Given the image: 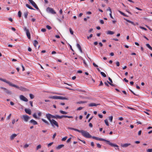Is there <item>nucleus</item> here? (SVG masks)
Instances as JSON below:
<instances>
[{
  "instance_id": "1",
  "label": "nucleus",
  "mask_w": 152,
  "mask_h": 152,
  "mask_svg": "<svg viewBox=\"0 0 152 152\" xmlns=\"http://www.w3.org/2000/svg\"><path fill=\"white\" fill-rule=\"evenodd\" d=\"M92 138L93 139H95L96 140L102 141H104L106 142H107V143L108 144H109L110 145V146H113V147H117L118 148V150L119 149V148H118V146L117 145L115 144H113V143H112L110 142V141H109V140H105V139H104L101 138H99V137H94V136L93 137H92Z\"/></svg>"
},
{
  "instance_id": "2",
  "label": "nucleus",
  "mask_w": 152,
  "mask_h": 152,
  "mask_svg": "<svg viewBox=\"0 0 152 152\" xmlns=\"http://www.w3.org/2000/svg\"><path fill=\"white\" fill-rule=\"evenodd\" d=\"M78 132L81 133L82 135L86 138H90L91 137V136L90 134L89 133L86 131L79 130Z\"/></svg>"
},
{
  "instance_id": "3",
  "label": "nucleus",
  "mask_w": 152,
  "mask_h": 152,
  "mask_svg": "<svg viewBox=\"0 0 152 152\" xmlns=\"http://www.w3.org/2000/svg\"><path fill=\"white\" fill-rule=\"evenodd\" d=\"M0 80L8 84L10 86L16 88H18V86L16 85L12 84L10 82L7 80L5 79L0 78Z\"/></svg>"
},
{
  "instance_id": "4",
  "label": "nucleus",
  "mask_w": 152,
  "mask_h": 152,
  "mask_svg": "<svg viewBox=\"0 0 152 152\" xmlns=\"http://www.w3.org/2000/svg\"><path fill=\"white\" fill-rule=\"evenodd\" d=\"M49 98L53 99H67L66 97L57 96H50L49 97Z\"/></svg>"
},
{
  "instance_id": "5",
  "label": "nucleus",
  "mask_w": 152,
  "mask_h": 152,
  "mask_svg": "<svg viewBox=\"0 0 152 152\" xmlns=\"http://www.w3.org/2000/svg\"><path fill=\"white\" fill-rule=\"evenodd\" d=\"M23 28L24 31L26 32V36L29 39H31V35L29 29L27 28L26 27H24Z\"/></svg>"
},
{
  "instance_id": "6",
  "label": "nucleus",
  "mask_w": 152,
  "mask_h": 152,
  "mask_svg": "<svg viewBox=\"0 0 152 152\" xmlns=\"http://www.w3.org/2000/svg\"><path fill=\"white\" fill-rule=\"evenodd\" d=\"M50 124L53 126H56L57 128L59 126L57 122L54 119H52L50 121Z\"/></svg>"
},
{
  "instance_id": "7",
  "label": "nucleus",
  "mask_w": 152,
  "mask_h": 152,
  "mask_svg": "<svg viewBox=\"0 0 152 152\" xmlns=\"http://www.w3.org/2000/svg\"><path fill=\"white\" fill-rule=\"evenodd\" d=\"M57 119H61L63 118H73V116H68L66 115H62L61 116H59L57 115Z\"/></svg>"
},
{
  "instance_id": "8",
  "label": "nucleus",
  "mask_w": 152,
  "mask_h": 152,
  "mask_svg": "<svg viewBox=\"0 0 152 152\" xmlns=\"http://www.w3.org/2000/svg\"><path fill=\"white\" fill-rule=\"evenodd\" d=\"M47 11L49 12L52 14H55L56 13V12L52 8L48 7L47 9Z\"/></svg>"
},
{
  "instance_id": "9",
  "label": "nucleus",
  "mask_w": 152,
  "mask_h": 152,
  "mask_svg": "<svg viewBox=\"0 0 152 152\" xmlns=\"http://www.w3.org/2000/svg\"><path fill=\"white\" fill-rule=\"evenodd\" d=\"M46 116L50 121H51V118H52V115L50 113H48L46 114Z\"/></svg>"
},
{
  "instance_id": "10",
  "label": "nucleus",
  "mask_w": 152,
  "mask_h": 152,
  "mask_svg": "<svg viewBox=\"0 0 152 152\" xmlns=\"http://www.w3.org/2000/svg\"><path fill=\"white\" fill-rule=\"evenodd\" d=\"M20 98L21 100L25 102H27L28 101V99L23 95H20Z\"/></svg>"
},
{
  "instance_id": "11",
  "label": "nucleus",
  "mask_w": 152,
  "mask_h": 152,
  "mask_svg": "<svg viewBox=\"0 0 152 152\" xmlns=\"http://www.w3.org/2000/svg\"><path fill=\"white\" fill-rule=\"evenodd\" d=\"M23 118L24 121L26 122L28 121L29 119V116L26 115H23Z\"/></svg>"
},
{
  "instance_id": "12",
  "label": "nucleus",
  "mask_w": 152,
  "mask_h": 152,
  "mask_svg": "<svg viewBox=\"0 0 152 152\" xmlns=\"http://www.w3.org/2000/svg\"><path fill=\"white\" fill-rule=\"evenodd\" d=\"M99 104H96L95 103H92L89 104L88 106L89 107L96 106Z\"/></svg>"
},
{
  "instance_id": "13",
  "label": "nucleus",
  "mask_w": 152,
  "mask_h": 152,
  "mask_svg": "<svg viewBox=\"0 0 152 152\" xmlns=\"http://www.w3.org/2000/svg\"><path fill=\"white\" fill-rule=\"evenodd\" d=\"M25 111L26 113L27 114H28L29 115H31V111L30 109H25Z\"/></svg>"
},
{
  "instance_id": "14",
  "label": "nucleus",
  "mask_w": 152,
  "mask_h": 152,
  "mask_svg": "<svg viewBox=\"0 0 152 152\" xmlns=\"http://www.w3.org/2000/svg\"><path fill=\"white\" fill-rule=\"evenodd\" d=\"M30 122L32 123L34 125H37L38 124L37 122L36 121L33 119L30 120Z\"/></svg>"
},
{
  "instance_id": "15",
  "label": "nucleus",
  "mask_w": 152,
  "mask_h": 152,
  "mask_svg": "<svg viewBox=\"0 0 152 152\" xmlns=\"http://www.w3.org/2000/svg\"><path fill=\"white\" fill-rule=\"evenodd\" d=\"M17 135L15 134H12L10 137V138L11 140H13L16 136Z\"/></svg>"
},
{
  "instance_id": "16",
  "label": "nucleus",
  "mask_w": 152,
  "mask_h": 152,
  "mask_svg": "<svg viewBox=\"0 0 152 152\" xmlns=\"http://www.w3.org/2000/svg\"><path fill=\"white\" fill-rule=\"evenodd\" d=\"M108 79L109 80H110V83L108 81H107V82L110 85H111V86H114V85L112 84V83H113V81H112V80L110 78V77H109L108 78Z\"/></svg>"
},
{
  "instance_id": "17",
  "label": "nucleus",
  "mask_w": 152,
  "mask_h": 152,
  "mask_svg": "<svg viewBox=\"0 0 152 152\" xmlns=\"http://www.w3.org/2000/svg\"><path fill=\"white\" fill-rule=\"evenodd\" d=\"M130 144L129 143H125L124 144L122 145L121 146L123 147H126L130 145Z\"/></svg>"
},
{
  "instance_id": "18",
  "label": "nucleus",
  "mask_w": 152,
  "mask_h": 152,
  "mask_svg": "<svg viewBox=\"0 0 152 152\" xmlns=\"http://www.w3.org/2000/svg\"><path fill=\"white\" fill-rule=\"evenodd\" d=\"M77 47L79 49V50L80 52L81 53H82L83 51L81 49V46H80V45L79 44H77Z\"/></svg>"
},
{
  "instance_id": "19",
  "label": "nucleus",
  "mask_w": 152,
  "mask_h": 152,
  "mask_svg": "<svg viewBox=\"0 0 152 152\" xmlns=\"http://www.w3.org/2000/svg\"><path fill=\"white\" fill-rule=\"evenodd\" d=\"M107 34H108L112 35L114 34V32L110 31H108L107 32Z\"/></svg>"
},
{
  "instance_id": "20",
  "label": "nucleus",
  "mask_w": 152,
  "mask_h": 152,
  "mask_svg": "<svg viewBox=\"0 0 152 152\" xmlns=\"http://www.w3.org/2000/svg\"><path fill=\"white\" fill-rule=\"evenodd\" d=\"M4 91L8 94L11 95L12 94L11 91L7 89Z\"/></svg>"
},
{
  "instance_id": "21",
  "label": "nucleus",
  "mask_w": 152,
  "mask_h": 152,
  "mask_svg": "<svg viewBox=\"0 0 152 152\" xmlns=\"http://www.w3.org/2000/svg\"><path fill=\"white\" fill-rule=\"evenodd\" d=\"M68 129H71V130H74L78 132V131H79V130H78L77 129L74 128H72V127H69V128H68Z\"/></svg>"
},
{
  "instance_id": "22",
  "label": "nucleus",
  "mask_w": 152,
  "mask_h": 152,
  "mask_svg": "<svg viewBox=\"0 0 152 152\" xmlns=\"http://www.w3.org/2000/svg\"><path fill=\"white\" fill-rule=\"evenodd\" d=\"M125 20L128 22L130 23H131V24H132L133 25H134V26H135V24L132 21H130L129 20H128L127 19H126Z\"/></svg>"
},
{
  "instance_id": "23",
  "label": "nucleus",
  "mask_w": 152,
  "mask_h": 152,
  "mask_svg": "<svg viewBox=\"0 0 152 152\" xmlns=\"http://www.w3.org/2000/svg\"><path fill=\"white\" fill-rule=\"evenodd\" d=\"M64 146V145H58L57 147L56 148L58 149H59L62 148Z\"/></svg>"
},
{
  "instance_id": "24",
  "label": "nucleus",
  "mask_w": 152,
  "mask_h": 152,
  "mask_svg": "<svg viewBox=\"0 0 152 152\" xmlns=\"http://www.w3.org/2000/svg\"><path fill=\"white\" fill-rule=\"evenodd\" d=\"M26 6L31 10H34L31 6L29 5L28 4H26Z\"/></svg>"
},
{
  "instance_id": "25",
  "label": "nucleus",
  "mask_w": 152,
  "mask_h": 152,
  "mask_svg": "<svg viewBox=\"0 0 152 152\" xmlns=\"http://www.w3.org/2000/svg\"><path fill=\"white\" fill-rule=\"evenodd\" d=\"M18 88L20 90L22 91H26V89L23 87H21L20 88H19L18 87Z\"/></svg>"
},
{
  "instance_id": "26",
  "label": "nucleus",
  "mask_w": 152,
  "mask_h": 152,
  "mask_svg": "<svg viewBox=\"0 0 152 152\" xmlns=\"http://www.w3.org/2000/svg\"><path fill=\"white\" fill-rule=\"evenodd\" d=\"M38 44V42H37V41L36 40H35L34 41V43H33V44H34V46L36 47L37 46V44Z\"/></svg>"
},
{
  "instance_id": "27",
  "label": "nucleus",
  "mask_w": 152,
  "mask_h": 152,
  "mask_svg": "<svg viewBox=\"0 0 152 152\" xmlns=\"http://www.w3.org/2000/svg\"><path fill=\"white\" fill-rule=\"evenodd\" d=\"M41 120L43 121L44 123H45L46 124H47V125H49V122L47 121L46 120H45V119H44L43 118H42L41 119Z\"/></svg>"
},
{
  "instance_id": "28",
  "label": "nucleus",
  "mask_w": 152,
  "mask_h": 152,
  "mask_svg": "<svg viewBox=\"0 0 152 152\" xmlns=\"http://www.w3.org/2000/svg\"><path fill=\"white\" fill-rule=\"evenodd\" d=\"M59 112L63 114H66L67 113V112L61 110H60Z\"/></svg>"
},
{
  "instance_id": "29",
  "label": "nucleus",
  "mask_w": 152,
  "mask_h": 152,
  "mask_svg": "<svg viewBox=\"0 0 152 152\" xmlns=\"http://www.w3.org/2000/svg\"><path fill=\"white\" fill-rule=\"evenodd\" d=\"M28 0L33 6L34 5H35V4H36L32 0Z\"/></svg>"
},
{
  "instance_id": "30",
  "label": "nucleus",
  "mask_w": 152,
  "mask_h": 152,
  "mask_svg": "<svg viewBox=\"0 0 152 152\" xmlns=\"http://www.w3.org/2000/svg\"><path fill=\"white\" fill-rule=\"evenodd\" d=\"M87 102V101H80L77 102L79 104L86 103Z\"/></svg>"
},
{
  "instance_id": "31",
  "label": "nucleus",
  "mask_w": 152,
  "mask_h": 152,
  "mask_svg": "<svg viewBox=\"0 0 152 152\" xmlns=\"http://www.w3.org/2000/svg\"><path fill=\"white\" fill-rule=\"evenodd\" d=\"M100 74L104 77H106V75L104 72H101Z\"/></svg>"
},
{
  "instance_id": "32",
  "label": "nucleus",
  "mask_w": 152,
  "mask_h": 152,
  "mask_svg": "<svg viewBox=\"0 0 152 152\" xmlns=\"http://www.w3.org/2000/svg\"><path fill=\"white\" fill-rule=\"evenodd\" d=\"M104 122L105 123V124L107 126H109V124L108 121V120L107 119H106L104 120Z\"/></svg>"
},
{
  "instance_id": "33",
  "label": "nucleus",
  "mask_w": 152,
  "mask_h": 152,
  "mask_svg": "<svg viewBox=\"0 0 152 152\" xmlns=\"http://www.w3.org/2000/svg\"><path fill=\"white\" fill-rule=\"evenodd\" d=\"M146 46L151 50H152V48L148 44H146Z\"/></svg>"
},
{
  "instance_id": "34",
  "label": "nucleus",
  "mask_w": 152,
  "mask_h": 152,
  "mask_svg": "<svg viewBox=\"0 0 152 152\" xmlns=\"http://www.w3.org/2000/svg\"><path fill=\"white\" fill-rule=\"evenodd\" d=\"M113 119V116H110L109 117V119L111 122H112Z\"/></svg>"
},
{
  "instance_id": "35",
  "label": "nucleus",
  "mask_w": 152,
  "mask_h": 152,
  "mask_svg": "<svg viewBox=\"0 0 152 152\" xmlns=\"http://www.w3.org/2000/svg\"><path fill=\"white\" fill-rule=\"evenodd\" d=\"M41 147V145H39L37 146L36 148V150H37L39 149H40Z\"/></svg>"
},
{
  "instance_id": "36",
  "label": "nucleus",
  "mask_w": 152,
  "mask_h": 152,
  "mask_svg": "<svg viewBox=\"0 0 152 152\" xmlns=\"http://www.w3.org/2000/svg\"><path fill=\"white\" fill-rule=\"evenodd\" d=\"M24 16L25 18H27L28 15V13L27 12H25L24 13Z\"/></svg>"
},
{
  "instance_id": "37",
  "label": "nucleus",
  "mask_w": 152,
  "mask_h": 152,
  "mask_svg": "<svg viewBox=\"0 0 152 152\" xmlns=\"http://www.w3.org/2000/svg\"><path fill=\"white\" fill-rule=\"evenodd\" d=\"M33 116L35 118H36V119H37V118H38L37 117V115H36V113H34L33 115Z\"/></svg>"
},
{
  "instance_id": "38",
  "label": "nucleus",
  "mask_w": 152,
  "mask_h": 152,
  "mask_svg": "<svg viewBox=\"0 0 152 152\" xmlns=\"http://www.w3.org/2000/svg\"><path fill=\"white\" fill-rule=\"evenodd\" d=\"M119 12L121 14L123 15V16H127L125 14H124V13L122 12L121 11H119Z\"/></svg>"
},
{
  "instance_id": "39",
  "label": "nucleus",
  "mask_w": 152,
  "mask_h": 152,
  "mask_svg": "<svg viewBox=\"0 0 152 152\" xmlns=\"http://www.w3.org/2000/svg\"><path fill=\"white\" fill-rule=\"evenodd\" d=\"M69 30L70 32V33L71 34H73L74 32H73V31L72 30V28H69Z\"/></svg>"
},
{
  "instance_id": "40",
  "label": "nucleus",
  "mask_w": 152,
  "mask_h": 152,
  "mask_svg": "<svg viewBox=\"0 0 152 152\" xmlns=\"http://www.w3.org/2000/svg\"><path fill=\"white\" fill-rule=\"evenodd\" d=\"M29 96H30V98L31 99H33L34 97V95L32 94H30Z\"/></svg>"
},
{
  "instance_id": "41",
  "label": "nucleus",
  "mask_w": 152,
  "mask_h": 152,
  "mask_svg": "<svg viewBox=\"0 0 152 152\" xmlns=\"http://www.w3.org/2000/svg\"><path fill=\"white\" fill-rule=\"evenodd\" d=\"M67 136H66L62 138L61 139V140L62 141H64L67 139Z\"/></svg>"
},
{
  "instance_id": "42",
  "label": "nucleus",
  "mask_w": 152,
  "mask_h": 152,
  "mask_svg": "<svg viewBox=\"0 0 152 152\" xmlns=\"http://www.w3.org/2000/svg\"><path fill=\"white\" fill-rule=\"evenodd\" d=\"M18 15L19 17H20L21 16V12L20 11H19L18 12Z\"/></svg>"
},
{
  "instance_id": "43",
  "label": "nucleus",
  "mask_w": 152,
  "mask_h": 152,
  "mask_svg": "<svg viewBox=\"0 0 152 152\" xmlns=\"http://www.w3.org/2000/svg\"><path fill=\"white\" fill-rule=\"evenodd\" d=\"M33 6H34L36 9H39V8L38 7H37V6L36 4H35V5H33Z\"/></svg>"
},
{
  "instance_id": "44",
  "label": "nucleus",
  "mask_w": 152,
  "mask_h": 152,
  "mask_svg": "<svg viewBox=\"0 0 152 152\" xmlns=\"http://www.w3.org/2000/svg\"><path fill=\"white\" fill-rule=\"evenodd\" d=\"M57 115H52V118L57 119Z\"/></svg>"
},
{
  "instance_id": "45",
  "label": "nucleus",
  "mask_w": 152,
  "mask_h": 152,
  "mask_svg": "<svg viewBox=\"0 0 152 152\" xmlns=\"http://www.w3.org/2000/svg\"><path fill=\"white\" fill-rule=\"evenodd\" d=\"M11 114H10L8 116V117L7 118V119L8 120H9L10 119V117L11 116Z\"/></svg>"
},
{
  "instance_id": "46",
  "label": "nucleus",
  "mask_w": 152,
  "mask_h": 152,
  "mask_svg": "<svg viewBox=\"0 0 152 152\" xmlns=\"http://www.w3.org/2000/svg\"><path fill=\"white\" fill-rule=\"evenodd\" d=\"M83 109V107H80L77 109V110H82Z\"/></svg>"
},
{
  "instance_id": "47",
  "label": "nucleus",
  "mask_w": 152,
  "mask_h": 152,
  "mask_svg": "<svg viewBox=\"0 0 152 152\" xmlns=\"http://www.w3.org/2000/svg\"><path fill=\"white\" fill-rule=\"evenodd\" d=\"M46 28L49 30H50L51 28V27L49 25H47L46 26Z\"/></svg>"
},
{
  "instance_id": "48",
  "label": "nucleus",
  "mask_w": 152,
  "mask_h": 152,
  "mask_svg": "<svg viewBox=\"0 0 152 152\" xmlns=\"http://www.w3.org/2000/svg\"><path fill=\"white\" fill-rule=\"evenodd\" d=\"M29 146V145L27 144H26L24 146V148H27V147H28Z\"/></svg>"
},
{
  "instance_id": "49",
  "label": "nucleus",
  "mask_w": 152,
  "mask_h": 152,
  "mask_svg": "<svg viewBox=\"0 0 152 152\" xmlns=\"http://www.w3.org/2000/svg\"><path fill=\"white\" fill-rule=\"evenodd\" d=\"M97 147L99 148H100L101 147V145L99 143H97Z\"/></svg>"
},
{
  "instance_id": "50",
  "label": "nucleus",
  "mask_w": 152,
  "mask_h": 152,
  "mask_svg": "<svg viewBox=\"0 0 152 152\" xmlns=\"http://www.w3.org/2000/svg\"><path fill=\"white\" fill-rule=\"evenodd\" d=\"M140 28L142 29H143L145 31H146L147 30V29L144 27L140 26Z\"/></svg>"
},
{
  "instance_id": "51",
  "label": "nucleus",
  "mask_w": 152,
  "mask_h": 152,
  "mask_svg": "<svg viewBox=\"0 0 152 152\" xmlns=\"http://www.w3.org/2000/svg\"><path fill=\"white\" fill-rule=\"evenodd\" d=\"M53 143V142H50L49 143L48 145V146L49 147H50V146H51Z\"/></svg>"
},
{
  "instance_id": "52",
  "label": "nucleus",
  "mask_w": 152,
  "mask_h": 152,
  "mask_svg": "<svg viewBox=\"0 0 152 152\" xmlns=\"http://www.w3.org/2000/svg\"><path fill=\"white\" fill-rule=\"evenodd\" d=\"M152 152V149H149L147 150V152Z\"/></svg>"
},
{
  "instance_id": "53",
  "label": "nucleus",
  "mask_w": 152,
  "mask_h": 152,
  "mask_svg": "<svg viewBox=\"0 0 152 152\" xmlns=\"http://www.w3.org/2000/svg\"><path fill=\"white\" fill-rule=\"evenodd\" d=\"M71 138H69L67 140V141H66V142L67 143H68L71 140Z\"/></svg>"
},
{
  "instance_id": "54",
  "label": "nucleus",
  "mask_w": 152,
  "mask_h": 152,
  "mask_svg": "<svg viewBox=\"0 0 152 152\" xmlns=\"http://www.w3.org/2000/svg\"><path fill=\"white\" fill-rule=\"evenodd\" d=\"M56 133H55L53 134V139H54L55 138V137L56 136Z\"/></svg>"
},
{
  "instance_id": "55",
  "label": "nucleus",
  "mask_w": 152,
  "mask_h": 152,
  "mask_svg": "<svg viewBox=\"0 0 152 152\" xmlns=\"http://www.w3.org/2000/svg\"><path fill=\"white\" fill-rule=\"evenodd\" d=\"M100 22L101 24H103L104 23V21L102 20H100Z\"/></svg>"
},
{
  "instance_id": "56",
  "label": "nucleus",
  "mask_w": 152,
  "mask_h": 152,
  "mask_svg": "<svg viewBox=\"0 0 152 152\" xmlns=\"http://www.w3.org/2000/svg\"><path fill=\"white\" fill-rule=\"evenodd\" d=\"M116 65L117 66H120V63H119V62L117 61L116 62Z\"/></svg>"
},
{
  "instance_id": "57",
  "label": "nucleus",
  "mask_w": 152,
  "mask_h": 152,
  "mask_svg": "<svg viewBox=\"0 0 152 152\" xmlns=\"http://www.w3.org/2000/svg\"><path fill=\"white\" fill-rule=\"evenodd\" d=\"M93 37V34H91L89 36H88L87 37V39H89L90 38H91Z\"/></svg>"
},
{
  "instance_id": "58",
  "label": "nucleus",
  "mask_w": 152,
  "mask_h": 152,
  "mask_svg": "<svg viewBox=\"0 0 152 152\" xmlns=\"http://www.w3.org/2000/svg\"><path fill=\"white\" fill-rule=\"evenodd\" d=\"M78 140H80V141H81L82 142H83L84 143V144L86 143V142L85 140H82L80 139H78Z\"/></svg>"
},
{
  "instance_id": "59",
  "label": "nucleus",
  "mask_w": 152,
  "mask_h": 152,
  "mask_svg": "<svg viewBox=\"0 0 152 152\" xmlns=\"http://www.w3.org/2000/svg\"><path fill=\"white\" fill-rule=\"evenodd\" d=\"M41 31L43 32H45L46 31V29L45 28H42Z\"/></svg>"
},
{
  "instance_id": "60",
  "label": "nucleus",
  "mask_w": 152,
  "mask_h": 152,
  "mask_svg": "<svg viewBox=\"0 0 152 152\" xmlns=\"http://www.w3.org/2000/svg\"><path fill=\"white\" fill-rule=\"evenodd\" d=\"M93 66L95 67H98V66L94 62L93 63Z\"/></svg>"
},
{
  "instance_id": "61",
  "label": "nucleus",
  "mask_w": 152,
  "mask_h": 152,
  "mask_svg": "<svg viewBox=\"0 0 152 152\" xmlns=\"http://www.w3.org/2000/svg\"><path fill=\"white\" fill-rule=\"evenodd\" d=\"M0 88L2 89H3L4 91H5L7 89L6 88L3 87H1Z\"/></svg>"
},
{
  "instance_id": "62",
  "label": "nucleus",
  "mask_w": 152,
  "mask_h": 152,
  "mask_svg": "<svg viewBox=\"0 0 152 152\" xmlns=\"http://www.w3.org/2000/svg\"><path fill=\"white\" fill-rule=\"evenodd\" d=\"M103 85V83L102 81H101L100 83V84L99 85V86H101Z\"/></svg>"
},
{
  "instance_id": "63",
  "label": "nucleus",
  "mask_w": 152,
  "mask_h": 152,
  "mask_svg": "<svg viewBox=\"0 0 152 152\" xmlns=\"http://www.w3.org/2000/svg\"><path fill=\"white\" fill-rule=\"evenodd\" d=\"M112 12H111L110 13V15L111 18H112V19H113V18L112 16Z\"/></svg>"
},
{
  "instance_id": "64",
  "label": "nucleus",
  "mask_w": 152,
  "mask_h": 152,
  "mask_svg": "<svg viewBox=\"0 0 152 152\" xmlns=\"http://www.w3.org/2000/svg\"><path fill=\"white\" fill-rule=\"evenodd\" d=\"M98 115L99 116V117L100 118H103V116L102 115L99 114Z\"/></svg>"
}]
</instances>
